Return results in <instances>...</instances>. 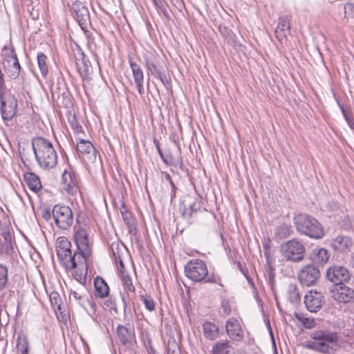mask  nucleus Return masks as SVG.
<instances>
[{
	"instance_id": "1",
	"label": "nucleus",
	"mask_w": 354,
	"mask_h": 354,
	"mask_svg": "<svg viewBox=\"0 0 354 354\" xmlns=\"http://www.w3.org/2000/svg\"><path fill=\"white\" fill-rule=\"evenodd\" d=\"M32 148L39 166L50 170L57 164V154L53 144L48 140L38 137L32 139Z\"/></svg>"
},
{
	"instance_id": "2",
	"label": "nucleus",
	"mask_w": 354,
	"mask_h": 354,
	"mask_svg": "<svg viewBox=\"0 0 354 354\" xmlns=\"http://www.w3.org/2000/svg\"><path fill=\"white\" fill-rule=\"evenodd\" d=\"M294 223L297 232L310 238L319 239L324 235V230L319 223L308 214L296 215L294 218Z\"/></svg>"
},
{
	"instance_id": "3",
	"label": "nucleus",
	"mask_w": 354,
	"mask_h": 354,
	"mask_svg": "<svg viewBox=\"0 0 354 354\" xmlns=\"http://www.w3.org/2000/svg\"><path fill=\"white\" fill-rule=\"evenodd\" d=\"M89 257H84L83 254L77 250L74 253L71 251L59 260L67 271L74 269L80 270V273H78L76 270L74 274L75 279L80 283L84 278V275L86 274L87 262Z\"/></svg>"
},
{
	"instance_id": "4",
	"label": "nucleus",
	"mask_w": 354,
	"mask_h": 354,
	"mask_svg": "<svg viewBox=\"0 0 354 354\" xmlns=\"http://www.w3.org/2000/svg\"><path fill=\"white\" fill-rule=\"evenodd\" d=\"M90 227L86 223L77 224L74 226V240L77 250L83 254L84 257H91L92 242L90 238Z\"/></svg>"
},
{
	"instance_id": "5",
	"label": "nucleus",
	"mask_w": 354,
	"mask_h": 354,
	"mask_svg": "<svg viewBox=\"0 0 354 354\" xmlns=\"http://www.w3.org/2000/svg\"><path fill=\"white\" fill-rule=\"evenodd\" d=\"M305 252L304 245L297 239L290 240L281 245V252L288 261H301L304 259Z\"/></svg>"
},
{
	"instance_id": "6",
	"label": "nucleus",
	"mask_w": 354,
	"mask_h": 354,
	"mask_svg": "<svg viewBox=\"0 0 354 354\" xmlns=\"http://www.w3.org/2000/svg\"><path fill=\"white\" fill-rule=\"evenodd\" d=\"M52 214L56 226L60 230H67L73 225V214L68 206L55 205Z\"/></svg>"
},
{
	"instance_id": "7",
	"label": "nucleus",
	"mask_w": 354,
	"mask_h": 354,
	"mask_svg": "<svg viewBox=\"0 0 354 354\" xmlns=\"http://www.w3.org/2000/svg\"><path fill=\"white\" fill-rule=\"evenodd\" d=\"M207 273V266L201 259H192L185 266V275L193 281L200 282L203 281Z\"/></svg>"
},
{
	"instance_id": "8",
	"label": "nucleus",
	"mask_w": 354,
	"mask_h": 354,
	"mask_svg": "<svg viewBox=\"0 0 354 354\" xmlns=\"http://www.w3.org/2000/svg\"><path fill=\"white\" fill-rule=\"evenodd\" d=\"M310 337L317 341L312 344V347L315 350L327 353L330 348L329 344L336 340L337 335L333 333L319 330L312 332Z\"/></svg>"
},
{
	"instance_id": "9",
	"label": "nucleus",
	"mask_w": 354,
	"mask_h": 354,
	"mask_svg": "<svg viewBox=\"0 0 354 354\" xmlns=\"http://www.w3.org/2000/svg\"><path fill=\"white\" fill-rule=\"evenodd\" d=\"M1 113L5 120H11L16 113L17 100L11 93L0 92Z\"/></svg>"
},
{
	"instance_id": "10",
	"label": "nucleus",
	"mask_w": 354,
	"mask_h": 354,
	"mask_svg": "<svg viewBox=\"0 0 354 354\" xmlns=\"http://www.w3.org/2000/svg\"><path fill=\"white\" fill-rule=\"evenodd\" d=\"M71 9L75 14V17L81 28L84 30L87 37H90L89 32L86 30L87 25L90 23V14L88 9L80 1L73 3Z\"/></svg>"
},
{
	"instance_id": "11",
	"label": "nucleus",
	"mask_w": 354,
	"mask_h": 354,
	"mask_svg": "<svg viewBox=\"0 0 354 354\" xmlns=\"http://www.w3.org/2000/svg\"><path fill=\"white\" fill-rule=\"evenodd\" d=\"M326 277L336 286L348 282L351 275L349 270L345 267L333 266L327 270Z\"/></svg>"
},
{
	"instance_id": "12",
	"label": "nucleus",
	"mask_w": 354,
	"mask_h": 354,
	"mask_svg": "<svg viewBox=\"0 0 354 354\" xmlns=\"http://www.w3.org/2000/svg\"><path fill=\"white\" fill-rule=\"evenodd\" d=\"M320 277L319 270L314 265H307L298 274L299 282L306 286H314Z\"/></svg>"
},
{
	"instance_id": "13",
	"label": "nucleus",
	"mask_w": 354,
	"mask_h": 354,
	"mask_svg": "<svg viewBox=\"0 0 354 354\" xmlns=\"http://www.w3.org/2000/svg\"><path fill=\"white\" fill-rule=\"evenodd\" d=\"M330 297L340 303H351L354 301V290L344 284L338 285L330 290Z\"/></svg>"
},
{
	"instance_id": "14",
	"label": "nucleus",
	"mask_w": 354,
	"mask_h": 354,
	"mask_svg": "<svg viewBox=\"0 0 354 354\" xmlns=\"http://www.w3.org/2000/svg\"><path fill=\"white\" fill-rule=\"evenodd\" d=\"M62 178L64 188L69 194L75 196L79 192L78 176L71 169H65Z\"/></svg>"
},
{
	"instance_id": "15",
	"label": "nucleus",
	"mask_w": 354,
	"mask_h": 354,
	"mask_svg": "<svg viewBox=\"0 0 354 354\" xmlns=\"http://www.w3.org/2000/svg\"><path fill=\"white\" fill-rule=\"evenodd\" d=\"M324 297L321 292L310 290L304 297V303L308 310L317 312L324 304Z\"/></svg>"
},
{
	"instance_id": "16",
	"label": "nucleus",
	"mask_w": 354,
	"mask_h": 354,
	"mask_svg": "<svg viewBox=\"0 0 354 354\" xmlns=\"http://www.w3.org/2000/svg\"><path fill=\"white\" fill-rule=\"evenodd\" d=\"M144 60L148 73H150L153 77L159 79L163 84H165V83L167 82L166 75L162 71L160 66L156 64L153 59L145 55L144 56Z\"/></svg>"
},
{
	"instance_id": "17",
	"label": "nucleus",
	"mask_w": 354,
	"mask_h": 354,
	"mask_svg": "<svg viewBox=\"0 0 354 354\" xmlns=\"http://www.w3.org/2000/svg\"><path fill=\"white\" fill-rule=\"evenodd\" d=\"M76 66L82 79H88L93 72V67L84 53L80 54V57H76Z\"/></svg>"
},
{
	"instance_id": "18",
	"label": "nucleus",
	"mask_w": 354,
	"mask_h": 354,
	"mask_svg": "<svg viewBox=\"0 0 354 354\" xmlns=\"http://www.w3.org/2000/svg\"><path fill=\"white\" fill-rule=\"evenodd\" d=\"M117 335L121 344L127 346H131L135 339L133 328H129L122 325L118 326Z\"/></svg>"
},
{
	"instance_id": "19",
	"label": "nucleus",
	"mask_w": 354,
	"mask_h": 354,
	"mask_svg": "<svg viewBox=\"0 0 354 354\" xmlns=\"http://www.w3.org/2000/svg\"><path fill=\"white\" fill-rule=\"evenodd\" d=\"M227 334L234 341H240L243 337V330L237 319L230 318L226 323Z\"/></svg>"
},
{
	"instance_id": "20",
	"label": "nucleus",
	"mask_w": 354,
	"mask_h": 354,
	"mask_svg": "<svg viewBox=\"0 0 354 354\" xmlns=\"http://www.w3.org/2000/svg\"><path fill=\"white\" fill-rule=\"evenodd\" d=\"M331 246L336 251L347 252L352 246V241L348 236H338L332 241Z\"/></svg>"
},
{
	"instance_id": "21",
	"label": "nucleus",
	"mask_w": 354,
	"mask_h": 354,
	"mask_svg": "<svg viewBox=\"0 0 354 354\" xmlns=\"http://www.w3.org/2000/svg\"><path fill=\"white\" fill-rule=\"evenodd\" d=\"M310 258L314 263L323 266L330 258V253L325 248H315L311 252Z\"/></svg>"
},
{
	"instance_id": "22",
	"label": "nucleus",
	"mask_w": 354,
	"mask_h": 354,
	"mask_svg": "<svg viewBox=\"0 0 354 354\" xmlns=\"http://www.w3.org/2000/svg\"><path fill=\"white\" fill-rule=\"evenodd\" d=\"M71 242L64 236L59 237L57 240L56 252L58 259H59L67 253L71 252Z\"/></svg>"
},
{
	"instance_id": "23",
	"label": "nucleus",
	"mask_w": 354,
	"mask_h": 354,
	"mask_svg": "<svg viewBox=\"0 0 354 354\" xmlns=\"http://www.w3.org/2000/svg\"><path fill=\"white\" fill-rule=\"evenodd\" d=\"M1 56L3 57L2 65L3 67H8L9 62L17 59L15 48L12 44L5 46L2 49Z\"/></svg>"
},
{
	"instance_id": "24",
	"label": "nucleus",
	"mask_w": 354,
	"mask_h": 354,
	"mask_svg": "<svg viewBox=\"0 0 354 354\" xmlns=\"http://www.w3.org/2000/svg\"><path fill=\"white\" fill-rule=\"evenodd\" d=\"M275 33L279 38L286 37L290 34V22L287 17L279 18Z\"/></svg>"
},
{
	"instance_id": "25",
	"label": "nucleus",
	"mask_w": 354,
	"mask_h": 354,
	"mask_svg": "<svg viewBox=\"0 0 354 354\" xmlns=\"http://www.w3.org/2000/svg\"><path fill=\"white\" fill-rule=\"evenodd\" d=\"M94 286L95 288V295L100 298H104L108 296L109 292V288L105 281L97 277L94 280Z\"/></svg>"
},
{
	"instance_id": "26",
	"label": "nucleus",
	"mask_w": 354,
	"mask_h": 354,
	"mask_svg": "<svg viewBox=\"0 0 354 354\" xmlns=\"http://www.w3.org/2000/svg\"><path fill=\"white\" fill-rule=\"evenodd\" d=\"M76 148L77 152L82 155H95V149L92 143L88 140L80 139L77 143Z\"/></svg>"
},
{
	"instance_id": "27",
	"label": "nucleus",
	"mask_w": 354,
	"mask_h": 354,
	"mask_svg": "<svg viewBox=\"0 0 354 354\" xmlns=\"http://www.w3.org/2000/svg\"><path fill=\"white\" fill-rule=\"evenodd\" d=\"M24 179L28 187L34 191L37 192L41 188V183L39 178L32 172H27L24 174Z\"/></svg>"
},
{
	"instance_id": "28",
	"label": "nucleus",
	"mask_w": 354,
	"mask_h": 354,
	"mask_svg": "<svg viewBox=\"0 0 354 354\" xmlns=\"http://www.w3.org/2000/svg\"><path fill=\"white\" fill-rule=\"evenodd\" d=\"M3 68L11 79L15 80L19 77L21 70V66L17 59L15 61L9 62V66L3 67Z\"/></svg>"
},
{
	"instance_id": "29",
	"label": "nucleus",
	"mask_w": 354,
	"mask_h": 354,
	"mask_svg": "<svg viewBox=\"0 0 354 354\" xmlns=\"http://www.w3.org/2000/svg\"><path fill=\"white\" fill-rule=\"evenodd\" d=\"M290 227L285 223L277 225L274 229V238L278 240H282L290 236Z\"/></svg>"
},
{
	"instance_id": "30",
	"label": "nucleus",
	"mask_w": 354,
	"mask_h": 354,
	"mask_svg": "<svg viewBox=\"0 0 354 354\" xmlns=\"http://www.w3.org/2000/svg\"><path fill=\"white\" fill-rule=\"evenodd\" d=\"M203 329L205 336L209 339H214L218 335V328L217 327L210 323V322H205L203 325Z\"/></svg>"
},
{
	"instance_id": "31",
	"label": "nucleus",
	"mask_w": 354,
	"mask_h": 354,
	"mask_svg": "<svg viewBox=\"0 0 354 354\" xmlns=\"http://www.w3.org/2000/svg\"><path fill=\"white\" fill-rule=\"evenodd\" d=\"M131 68L132 70L133 80L136 83L143 82L144 75L140 65L132 61L129 62Z\"/></svg>"
},
{
	"instance_id": "32",
	"label": "nucleus",
	"mask_w": 354,
	"mask_h": 354,
	"mask_svg": "<svg viewBox=\"0 0 354 354\" xmlns=\"http://www.w3.org/2000/svg\"><path fill=\"white\" fill-rule=\"evenodd\" d=\"M17 349L18 354H28V343L25 335H20L18 336L17 339Z\"/></svg>"
},
{
	"instance_id": "33",
	"label": "nucleus",
	"mask_w": 354,
	"mask_h": 354,
	"mask_svg": "<svg viewBox=\"0 0 354 354\" xmlns=\"http://www.w3.org/2000/svg\"><path fill=\"white\" fill-rule=\"evenodd\" d=\"M213 354H231V347L227 342H221L213 347Z\"/></svg>"
},
{
	"instance_id": "34",
	"label": "nucleus",
	"mask_w": 354,
	"mask_h": 354,
	"mask_svg": "<svg viewBox=\"0 0 354 354\" xmlns=\"http://www.w3.org/2000/svg\"><path fill=\"white\" fill-rule=\"evenodd\" d=\"M123 220L129 229L131 233L135 231L131 213L125 209L124 207L120 209Z\"/></svg>"
},
{
	"instance_id": "35",
	"label": "nucleus",
	"mask_w": 354,
	"mask_h": 354,
	"mask_svg": "<svg viewBox=\"0 0 354 354\" xmlns=\"http://www.w3.org/2000/svg\"><path fill=\"white\" fill-rule=\"evenodd\" d=\"M47 57L43 53H39L37 54V64L40 69L41 75L46 77L48 73V66L46 64Z\"/></svg>"
},
{
	"instance_id": "36",
	"label": "nucleus",
	"mask_w": 354,
	"mask_h": 354,
	"mask_svg": "<svg viewBox=\"0 0 354 354\" xmlns=\"http://www.w3.org/2000/svg\"><path fill=\"white\" fill-rule=\"evenodd\" d=\"M120 277L122 286H124V289L129 292H134L135 288L132 283V281L129 275L125 274L124 272L122 270H121Z\"/></svg>"
},
{
	"instance_id": "37",
	"label": "nucleus",
	"mask_w": 354,
	"mask_h": 354,
	"mask_svg": "<svg viewBox=\"0 0 354 354\" xmlns=\"http://www.w3.org/2000/svg\"><path fill=\"white\" fill-rule=\"evenodd\" d=\"M264 255L266 258L268 264L272 261V250L271 248V241L270 239H265L263 242Z\"/></svg>"
},
{
	"instance_id": "38",
	"label": "nucleus",
	"mask_w": 354,
	"mask_h": 354,
	"mask_svg": "<svg viewBox=\"0 0 354 354\" xmlns=\"http://www.w3.org/2000/svg\"><path fill=\"white\" fill-rule=\"evenodd\" d=\"M296 317L297 319L301 322L303 324V326L306 328H313L315 326L316 323L314 319L309 318V317H305L304 316H300L298 315H296Z\"/></svg>"
},
{
	"instance_id": "39",
	"label": "nucleus",
	"mask_w": 354,
	"mask_h": 354,
	"mask_svg": "<svg viewBox=\"0 0 354 354\" xmlns=\"http://www.w3.org/2000/svg\"><path fill=\"white\" fill-rule=\"evenodd\" d=\"M8 281V269L5 266L0 264V290H2Z\"/></svg>"
},
{
	"instance_id": "40",
	"label": "nucleus",
	"mask_w": 354,
	"mask_h": 354,
	"mask_svg": "<svg viewBox=\"0 0 354 354\" xmlns=\"http://www.w3.org/2000/svg\"><path fill=\"white\" fill-rule=\"evenodd\" d=\"M289 299L290 302L295 303L300 300V296L297 291L296 286L294 285H290L288 287Z\"/></svg>"
},
{
	"instance_id": "41",
	"label": "nucleus",
	"mask_w": 354,
	"mask_h": 354,
	"mask_svg": "<svg viewBox=\"0 0 354 354\" xmlns=\"http://www.w3.org/2000/svg\"><path fill=\"white\" fill-rule=\"evenodd\" d=\"M343 115L351 129H354V119L353 116L343 106H341Z\"/></svg>"
},
{
	"instance_id": "42",
	"label": "nucleus",
	"mask_w": 354,
	"mask_h": 354,
	"mask_svg": "<svg viewBox=\"0 0 354 354\" xmlns=\"http://www.w3.org/2000/svg\"><path fill=\"white\" fill-rule=\"evenodd\" d=\"M345 17L348 19H354V4L348 3L344 6Z\"/></svg>"
},
{
	"instance_id": "43",
	"label": "nucleus",
	"mask_w": 354,
	"mask_h": 354,
	"mask_svg": "<svg viewBox=\"0 0 354 354\" xmlns=\"http://www.w3.org/2000/svg\"><path fill=\"white\" fill-rule=\"evenodd\" d=\"M142 301L145 304V308L150 312H152L155 310V302L151 297H142Z\"/></svg>"
},
{
	"instance_id": "44",
	"label": "nucleus",
	"mask_w": 354,
	"mask_h": 354,
	"mask_svg": "<svg viewBox=\"0 0 354 354\" xmlns=\"http://www.w3.org/2000/svg\"><path fill=\"white\" fill-rule=\"evenodd\" d=\"M324 208L328 212H336L339 209V205L338 203L332 201L326 203Z\"/></svg>"
},
{
	"instance_id": "45",
	"label": "nucleus",
	"mask_w": 354,
	"mask_h": 354,
	"mask_svg": "<svg viewBox=\"0 0 354 354\" xmlns=\"http://www.w3.org/2000/svg\"><path fill=\"white\" fill-rule=\"evenodd\" d=\"M50 300L51 304L53 306H57L58 309H60L59 301H60L61 299L57 292H52L50 295Z\"/></svg>"
},
{
	"instance_id": "46",
	"label": "nucleus",
	"mask_w": 354,
	"mask_h": 354,
	"mask_svg": "<svg viewBox=\"0 0 354 354\" xmlns=\"http://www.w3.org/2000/svg\"><path fill=\"white\" fill-rule=\"evenodd\" d=\"M72 297L80 303L81 299L83 298V295L79 290H71L69 295L70 299H71Z\"/></svg>"
},
{
	"instance_id": "47",
	"label": "nucleus",
	"mask_w": 354,
	"mask_h": 354,
	"mask_svg": "<svg viewBox=\"0 0 354 354\" xmlns=\"http://www.w3.org/2000/svg\"><path fill=\"white\" fill-rule=\"evenodd\" d=\"M221 310H223V313L226 315H228L230 313V312L231 311V308H230L228 301H227V300L222 301Z\"/></svg>"
},
{
	"instance_id": "48",
	"label": "nucleus",
	"mask_w": 354,
	"mask_h": 354,
	"mask_svg": "<svg viewBox=\"0 0 354 354\" xmlns=\"http://www.w3.org/2000/svg\"><path fill=\"white\" fill-rule=\"evenodd\" d=\"M158 9L162 8L165 6V0H152Z\"/></svg>"
},
{
	"instance_id": "49",
	"label": "nucleus",
	"mask_w": 354,
	"mask_h": 354,
	"mask_svg": "<svg viewBox=\"0 0 354 354\" xmlns=\"http://www.w3.org/2000/svg\"><path fill=\"white\" fill-rule=\"evenodd\" d=\"M71 126H72L73 129L76 131V132H77V133L82 132V127L77 122L71 123Z\"/></svg>"
},
{
	"instance_id": "50",
	"label": "nucleus",
	"mask_w": 354,
	"mask_h": 354,
	"mask_svg": "<svg viewBox=\"0 0 354 354\" xmlns=\"http://www.w3.org/2000/svg\"><path fill=\"white\" fill-rule=\"evenodd\" d=\"M136 85L138 88V93L140 95H142L144 93L143 82L136 83Z\"/></svg>"
},
{
	"instance_id": "51",
	"label": "nucleus",
	"mask_w": 354,
	"mask_h": 354,
	"mask_svg": "<svg viewBox=\"0 0 354 354\" xmlns=\"http://www.w3.org/2000/svg\"><path fill=\"white\" fill-rule=\"evenodd\" d=\"M4 85L3 75L0 69V92L2 91V88Z\"/></svg>"
},
{
	"instance_id": "52",
	"label": "nucleus",
	"mask_w": 354,
	"mask_h": 354,
	"mask_svg": "<svg viewBox=\"0 0 354 354\" xmlns=\"http://www.w3.org/2000/svg\"><path fill=\"white\" fill-rule=\"evenodd\" d=\"M162 12V14L167 17V18H169V12L167 10V8H166V6H163L162 8H160L159 9Z\"/></svg>"
},
{
	"instance_id": "53",
	"label": "nucleus",
	"mask_w": 354,
	"mask_h": 354,
	"mask_svg": "<svg viewBox=\"0 0 354 354\" xmlns=\"http://www.w3.org/2000/svg\"><path fill=\"white\" fill-rule=\"evenodd\" d=\"M268 328H269L270 334L271 338H272V345L274 346V349H276L275 341H274V337H273V334H272V329H271V327H270V324H268Z\"/></svg>"
},
{
	"instance_id": "54",
	"label": "nucleus",
	"mask_w": 354,
	"mask_h": 354,
	"mask_svg": "<svg viewBox=\"0 0 354 354\" xmlns=\"http://www.w3.org/2000/svg\"><path fill=\"white\" fill-rule=\"evenodd\" d=\"M20 156L24 162H25L28 159L25 157V149H23L22 151H20Z\"/></svg>"
},
{
	"instance_id": "55",
	"label": "nucleus",
	"mask_w": 354,
	"mask_h": 354,
	"mask_svg": "<svg viewBox=\"0 0 354 354\" xmlns=\"http://www.w3.org/2000/svg\"><path fill=\"white\" fill-rule=\"evenodd\" d=\"M245 277L247 279L248 282L250 284V286L251 287H253V283L252 282L251 279L248 276H247L245 273Z\"/></svg>"
},
{
	"instance_id": "56",
	"label": "nucleus",
	"mask_w": 354,
	"mask_h": 354,
	"mask_svg": "<svg viewBox=\"0 0 354 354\" xmlns=\"http://www.w3.org/2000/svg\"><path fill=\"white\" fill-rule=\"evenodd\" d=\"M236 265H237V267L239 268V269L240 270V271L243 273V268H242V266H241V263L240 261H237L236 263Z\"/></svg>"
},
{
	"instance_id": "57",
	"label": "nucleus",
	"mask_w": 354,
	"mask_h": 354,
	"mask_svg": "<svg viewBox=\"0 0 354 354\" xmlns=\"http://www.w3.org/2000/svg\"><path fill=\"white\" fill-rule=\"evenodd\" d=\"M165 178H166V179H167L169 182H170L171 180H171V177L170 176V175H169V174H165Z\"/></svg>"
},
{
	"instance_id": "58",
	"label": "nucleus",
	"mask_w": 354,
	"mask_h": 354,
	"mask_svg": "<svg viewBox=\"0 0 354 354\" xmlns=\"http://www.w3.org/2000/svg\"><path fill=\"white\" fill-rule=\"evenodd\" d=\"M51 216V214L50 212H46V214L44 216V218H46V219H48V218H50Z\"/></svg>"
},
{
	"instance_id": "59",
	"label": "nucleus",
	"mask_w": 354,
	"mask_h": 354,
	"mask_svg": "<svg viewBox=\"0 0 354 354\" xmlns=\"http://www.w3.org/2000/svg\"><path fill=\"white\" fill-rule=\"evenodd\" d=\"M158 152H159L160 156L162 158V152H161L160 149L158 147Z\"/></svg>"
},
{
	"instance_id": "60",
	"label": "nucleus",
	"mask_w": 354,
	"mask_h": 354,
	"mask_svg": "<svg viewBox=\"0 0 354 354\" xmlns=\"http://www.w3.org/2000/svg\"><path fill=\"white\" fill-rule=\"evenodd\" d=\"M169 183H170L171 186L173 188H175L174 183V182H173L172 180H171V181L169 182Z\"/></svg>"
},
{
	"instance_id": "61",
	"label": "nucleus",
	"mask_w": 354,
	"mask_h": 354,
	"mask_svg": "<svg viewBox=\"0 0 354 354\" xmlns=\"http://www.w3.org/2000/svg\"><path fill=\"white\" fill-rule=\"evenodd\" d=\"M120 265L121 268H124V264H123V263H122L121 259L120 260Z\"/></svg>"
},
{
	"instance_id": "62",
	"label": "nucleus",
	"mask_w": 354,
	"mask_h": 354,
	"mask_svg": "<svg viewBox=\"0 0 354 354\" xmlns=\"http://www.w3.org/2000/svg\"><path fill=\"white\" fill-rule=\"evenodd\" d=\"M183 216L185 218V212L183 213Z\"/></svg>"
}]
</instances>
